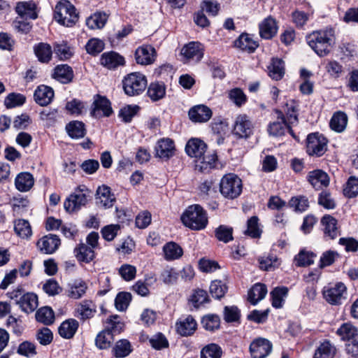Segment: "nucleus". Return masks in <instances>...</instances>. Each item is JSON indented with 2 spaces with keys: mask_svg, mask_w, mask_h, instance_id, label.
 I'll return each mask as SVG.
<instances>
[{
  "mask_svg": "<svg viewBox=\"0 0 358 358\" xmlns=\"http://www.w3.org/2000/svg\"><path fill=\"white\" fill-rule=\"evenodd\" d=\"M306 42L320 57L328 55L335 44V32L332 28L315 31L306 36Z\"/></svg>",
  "mask_w": 358,
  "mask_h": 358,
  "instance_id": "obj_1",
  "label": "nucleus"
},
{
  "mask_svg": "<svg viewBox=\"0 0 358 358\" xmlns=\"http://www.w3.org/2000/svg\"><path fill=\"white\" fill-rule=\"evenodd\" d=\"M185 226L193 230H201L208 224V217L203 208L198 205L189 206L181 216Z\"/></svg>",
  "mask_w": 358,
  "mask_h": 358,
  "instance_id": "obj_2",
  "label": "nucleus"
},
{
  "mask_svg": "<svg viewBox=\"0 0 358 358\" xmlns=\"http://www.w3.org/2000/svg\"><path fill=\"white\" fill-rule=\"evenodd\" d=\"M122 84L125 94L129 96H138L147 87V78L141 73H131L124 77Z\"/></svg>",
  "mask_w": 358,
  "mask_h": 358,
  "instance_id": "obj_3",
  "label": "nucleus"
},
{
  "mask_svg": "<svg viewBox=\"0 0 358 358\" xmlns=\"http://www.w3.org/2000/svg\"><path fill=\"white\" fill-rule=\"evenodd\" d=\"M242 180L234 173L224 175L220 182V191L221 194L229 199L237 198L242 192Z\"/></svg>",
  "mask_w": 358,
  "mask_h": 358,
  "instance_id": "obj_4",
  "label": "nucleus"
},
{
  "mask_svg": "<svg viewBox=\"0 0 358 358\" xmlns=\"http://www.w3.org/2000/svg\"><path fill=\"white\" fill-rule=\"evenodd\" d=\"M55 18L62 25L72 27L78 22V14L69 1L59 2L55 7Z\"/></svg>",
  "mask_w": 358,
  "mask_h": 358,
  "instance_id": "obj_5",
  "label": "nucleus"
},
{
  "mask_svg": "<svg viewBox=\"0 0 358 358\" xmlns=\"http://www.w3.org/2000/svg\"><path fill=\"white\" fill-rule=\"evenodd\" d=\"M327 149V140L322 134L313 133L307 137L306 152L309 155L320 157Z\"/></svg>",
  "mask_w": 358,
  "mask_h": 358,
  "instance_id": "obj_6",
  "label": "nucleus"
},
{
  "mask_svg": "<svg viewBox=\"0 0 358 358\" xmlns=\"http://www.w3.org/2000/svg\"><path fill=\"white\" fill-rule=\"evenodd\" d=\"M113 113L110 101L104 96L96 94L94 96L91 106L90 115L96 119L109 117Z\"/></svg>",
  "mask_w": 358,
  "mask_h": 358,
  "instance_id": "obj_7",
  "label": "nucleus"
},
{
  "mask_svg": "<svg viewBox=\"0 0 358 358\" xmlns=\"http://www.w3.org/2000/svg\"><path fill=\"white\" fill-rule=\"evenodd\" d=\"M203 45L196 41L189 42L182 47L180 54L185 63L199 62L203 57Z\"/></svg>",
  "mask_w": 358,
  "mask_h": 358,
  "instance_id": "obj_8",
  "label": "nucleus"
},
{
  "mask_svg": "<svg viewBox=\"0 0 358 358\" xmlns=\"http://www.w3.org/2000/svg\"><path fill=\"white\" fill-rule=\"evenodd\" d=\"M277 114V120L271 122L268 126V132L271 136H281L285 134L287 131L294 138L295 135L291 127H289L285 121V117L284 113L279 110H275Z\"/></svg>",
  "mask_w": 358,
  "mask_h": 358,
  "instance_id": "obj_9",
  "label": "nucleus"
},
{
  "mask_svg": "<svg viewBox=\"0 0 358 358\" xmlns=\"http://www.w3.org/2000/svg\"><path fill=\"white\" fill-rule=\"evenodd\" d=\"M87 203V195L83 189H76L72 193L64 203V206L67 212H75L81 208Z\"/></svg>",
  "mask_w": 358,
  "mask_h": 358,
  "instance_id": "obj_10",
  "label": "nucleus"
},
{
  "mask_svg": "<svg viewBox=\"0 0 358 358\" xmlns=\"http://www.w3.org/2000/svg\"><path fill=\"white\" fill-rule=\"evenodd\" d=\"M253 131V125L246 115H239L236 117L233 133L238 138H248Z\"/></svg>",
  "mask_w": 358,
  "mask_h": 358,
  "instance_id": "obj_11",
  "label": "nucleus"
},
{
  "mask_svg": "<svg viewBox=\"0 0 358 358\" xmlns=\"http://www.w3.org/2000/svg\"><path fill=\"white\" fill-rule=\"evenodd\" d=\"M271 350L272 344L266 338H257L250 345V352L252 358H265Z\"/></svg>",
  "mask_w": 358,
  "mask_h": 358,
  "instance_id": "obj_12",
  "label": "nucleus"
},
{
  "mask_svg": "<svg viewBox=\"0 0 358 358\" xmlns=\"http://www.w3.org/2000/svg\"><path fill=\"white\" fill-rule=\"evenodd\" d=\"M346 292V287L342 282L336 284L334 287H325L323 295L326 301L332 305L341 303L345 299L344 294Z\"/></svg>",
  "mask_w": 358,
  "mask_h": 358,
  "instance_id": "obj_13",
  "label": "nucleus"
},
{
  "mask_svg": "<svg viewBox=\"0 0 358 358\" xmlns=\"http://www.w3.org/2000/svg\"><path fill=\"white\" fill-rule=\"evenodd\" d=\"M156 57L155 49L150 45L138 47L135 52V59L138 64L149 65L155 62Z\"/></svg>",
  "mask_w": 358,
  "mask_h": 358,
  "instance_id": "obj_14",
  "label": "nucleus"
},
{
  "mask_svg": "<svg viewBox=\"0 0 358 358\" xmlns=\"http://www.w3.org/2000/svg\"><path fill=\"white\" fill-rule=\"evenodd\" d=\"M155 156L167 160L174 155V142L170 138L159 139L155 146Z\"/></svg>",
  "mask_w": 358,
  "mask_h": 358,
  "instance_id": "obj_15",
  "label": "nucleus"
},
{
  "mask_svg": "<svg viewBox=\"0 0 358 358\" xmlns=\"http://www.w3.org/2000/svg\"><path fill=\"white\" fill-rule=\"evenodd\" d=\"M207 145L202 140L196 138L189 139L185 146V152L188 156L195 160L206 152Z\"/></svg>",
  "mask_w": 358,
  "mask_h": 358,
  "instance_id": "obj_16",
  "label": "nucleus"
},
{
  "mask_svg": "<svg viewBox=\"0 0 358 358\" xmlns=\"http://www.w3.org/2000/svg\"><path fill=\"white\" fill-rule=\"evenodd\" d=\"M60 245V239L57 235L49 234L41 238L37 246L39 250L45 254H52L55 252Z\"/></svg>",
  "mask_w": 358,
  "mask_h": 358,
  "instance_id": "obj_17",
  "label": "nucleus"
},
{
  "mask_svg": "<svg viewBox=\"0 0 358 358\" xmlns=\"http://www.w3.org/2000/svg\"><path fill=\"white\" fill-rule=\"evenodd\" d=\"M189 119L194 122H206L212 116L211 110L206 106L197 105L192 107L188 113Z\"/></svg>",
  "mask_w": 358,
  "mask_h": 358,
  "instance_id": "obj_18",
  "label": "nucleus"
},
{
  "mask_svg": "<svg viewBox=\"0 0 358 358\" xmlns=\"http://www.w3.org/2000/svg\"><path fill=\"white\" fill-rule=\"evenodd\" d=\"M196 322L192 315L181 317L176 322L177 332L182 336H188L194 334L196 329Z\"/></svg>",
  "mask_w": 358,
  "mask_h": 358,
  "instance_id": "obj_19",
  "label": "nucleus"
},
{
  "mask_svg": "<svg viewBox=\"0 0 358 358\" xmlns=\"http://www.w3.org/2000/svg\"><path fill=\"white\" fill-rule=\"evenodd\" d=\"M36 5L32 1L18 2L15 6V11L21 18L32 19L37 18L36 11Z\"/></svg>",
  "mask_w": 358,
  "mask_h": 358,
  "instance_id": "obj_20",
  "label": "nucleus"
},
{
  "mask_svg": "<svg viewBox=\"0 0 358 358\" xmlns=\"http://www.w3.org/2000/svg\"><path fill=\"white\" fill-rule=\"evenodd\" d=\"M324 236L330 239H334L340 235V230L337 227V220L330 215H326L321 219Z\"/></svg>",
  "mask_w": 358,
  "mask_h": 358,
  "instance_id": "obj_21",
  "label": "nucleus"
},
{
  "mask_svg": "<svg viewBox=\"0 0 358 358\" xmlns=\"http://www.w3.org/2000/svg\"><path fill=\"white\" fill-rule=\"evenodd\" d=\"M34 97L38 104L45 106L52 101L54 97V91L48 86L40 85L35 90Z\"/></svg>",
  "mask_w": 358,
  "mask_h": 358,
  "instance_id": "obj_22",
  "label": "nucleus"
},
{
  "mask_svg": "<svg viewBox=\"0 0 358 358\" xmlns=\"http://www.w3.org/2000/svg\"><path fill=\"white\" fill-rule=\"evenodd\" d=\"M78 317L83 321L92 318L96 313V306L91 300H84L76 308Z\"/></svg>",
  "mask_w": 358,
  "mask_h": 358,
  "instance_id": "obj_23",
  "label": "nucleus"
},
{
  "mask_svg": "<svg viewBox=\"0 0 358 358\" xmlns=\"http://www.w3.org/2000/svg\"><path fill=\"white\" fill-rule=\"evenodd\" d=\"M308 181L315 189H320L329 185V178L324 171L317 169L309 172Z\"/></svg>",
  "mask_w": 358,
  "mask_h": 358,
  "instance_id": "obj_24",
  "label": "nucleus"
},
{
  "mask_svg": "<svg viewBox=\"0 0 358 358\" xmlns=\"http://www.w3.org/2000/svg\"><path fill=\"white\" fill-rule=\"evenodd\" d=\"M259 34L264 39L272 38L278 31L276 21L271 17H268L259 24Z\"/></svg>",
  "mask_w": 358,
  "mask_h": 358,
  "instance_id": "obj_25",
  "label": "nucleus"
},
{
  "mask_svg": "<svg viewBox=\"0 0 358 358\" xmlns=\"http://www.w3.org/2000/svg\"><path fill=\"white\" fill-rule=\"evenodd\" d=\"M96 199L106 208L112 207L115 201V197L111 192L110 188L105 185L98 187L96 190Z\"/></svg>",
  "mask_w": 358,
  "mask_h": 358,
  "instance_id": "obj_26",
  "label": "nucleus"
},
{
  "mask_svg": "<svg viewBox=\"0 0 358 358\" xmlns=\"http://www.w3.org/2000/svg\"><path fill=\"white\" fill-rule=\"evenodd\" d=\"M101 65L108 69H115L117 66L123 65L124 63V57L115 52L103 53L100 59Z\"/></svg>",
  "mask_w": 358,
  "mask_h": 358,
  "instance_id": "obj_27",
  "label": "nucleus"
},
{
  "mask_svg": "<svg viewBox=\"0 0 358 358\" xmlns=\"http://www.w3.org/2000/svg\"><path fill=\"white\" fill-rule=\"evenodd\" d=\"M34 52L38 60L41 63H49L52 59V50L47 43H38L34 45Z\"/></svg>",
  "mask_w": 358,
  "mask_h": 358,
  "instance_id": "obj_28",
  "label": "nucleus"
},
{
  "mask_svg": "<svg viewBox=\"0 0 358 358\" xmlns=\"http://www.w3.org/2000/svg\"><path fill=\"white\" fill-rule=\"evenodd\" d=\"M79 327L78 322L75 319H68L64 321L58 329L60 336L66 339L73 337Z\"/></svg>",
  "mask_w": 358,
  "mask_h": 358,
  "instance_id": "obj_29",
  "label": "nucleus"
},
{
  "mask_svg": "<svg viewBox=\"0 0 358 358\" xmlns=\"http://www.w3.org/2000/svg\"><path fill=\"white\" fill-rule=\"evenodd\" d=\"M20 299L19 306L25 313H32L38 307V296L34 293H24Z\"/></svg>",
  "mask_w": 358,
  "mask_h": 358,
  "instance_id": "obj_30",
  "label": "nucleus"
},
{
  "mask_svg": "<svg viewBox=\"0 0 358 358\" xmlns=\"http://www.w3.org/2000/svg\"><path fill=\"white\" fill-rule=\"evenodd\" d=\"M53 77L63 84L70 83L73 78V71L67 64L57 65L54 69Z\"/></svg>",
  "mask_w": 358,
  "mask_h": 358,
  "instance_id": "obj_31",
  "label": "nucleus"
},
{
  "mask_svg": "<svg viewBox=\"0 0 358 358\" xmlns=\"http://www.w3.org/2000/svg\"><path fill=\"white\" fill-rule=\"evenodd\" d=\"M163 252L166 260L173 261L182 256L183 250L178 243L171 241L163 246Z\"/></svg>",
  "mask_w": 358,
  "mask_h": 358,
  "instance_id": "obj_32",
  "label": "nucleus"
},
{
  "mask_svg": "<svg viewBox=\"0 0 358 358\" xmlns=\"http://www.w3.org/2000/svg\"><path fill=\"white\" fill-rule=\"evenodd\" d=\"M217 159V157L215 153L203 154L201 157L195 160L196 169L201 172L208 171L215 167Z\"/></svg>",
  "mask_w": 358,
  "mask_h": 358,
  "instance_id": "obj_33",
  "label": "nucleus"
},
{
  "mask_svg": "<svg viewBox=\"0 0 358 358\" xmlns=\"http://www.w3.org/2000/svg\"><path fill=\"white\" fill-rule=\"evenodd\" d=\"M34 183L33 176L28 172L19 173L15 180L16 188L20 192L29 191Z\"/></svg>",
  "mask_w": 358,
  "mask_h": 358,
  "instance_id": "obj_34",
  "label": "nucleus"
},
{
  "mask_svg": "<svg viewBox=\"0 0 358 358\" xmlns=\"http://www.w3.org/2000/svg\"><path fill=\"white\" fill-rule=\"evenodd\" d=\"M66 130L71 138L78 139L83 138L86 134L85 125L83 122L74 120L68 123Z\"/></svg>",
  "mask_w": 358,
  "mask_h": 358,
  "instance_id": "obj_35",
  "label": "nucleus"
},
{
  "mask_svg": "<svg viewBox=\"0 0 358 358\" xmlns=\"http://www.w3.org/2000/svg\"><path fill=\"white\" fill-rule=\"evenodd\" d=\"M74 252L78 261L86 263L92 261L95 257L94 248L83 243L75 248Z\"/></svg>",
  "mask_w": 358,
  "mask_h": 358,
  "instance_id": "obj_36",
  "label": "nucleus"
},
{
  "mask_svg": "<svg viewBox=\"0 0 358 358\" xmlns=\"http://www.w3.org/2000/svg\"><path fill=\"white\" fill-rule=\"evenodd\" d=\"M266 286L262 283H256L248 292V301L252 305H256L266 296Z\"/></svg>",
  "mask_w": 358,
  "mask_h": 358,
  "instance_id": "obj_37",
  "label": "nucleus"
},
{
  "mask_svg": "<svg viewBox=\"0 0 358 358\" xmlns=\"http://www.w3.org/2000/svg\"><path fill=\"white\" fill-rule=\"evenodd\" d=\"M347 124V115L344 112L338 111L333 115L329 125L332 130L341 133L345 129Z\"/></svg>",
  "mask_w": 358,
  "mask_h": 358,
  "instance_id": "obj_38",
  "label": "nucleus"
},
{
  "mask_svg": "<svg viewBox=\"0 0 358 358\" xmlns=\"http://www.w3.org/2000/svg\"><path fill=\"white\" fill-rule=\"evenodd\" d=\"M87 289V284L81 280H77L69 284L67 295L71 299H78L84 296Z\"/></svg>",
  "mask_w": 358,
  "mask_h": 358,
  "instance_id": "obj_39",
  "label": "nucleus"
},
{
  "mask_svg": "<svg viewBox=\"0 0 358 358\" xmlns=\"http://www.w3.org/2000/svg\"><path fill=\"white\" fill-rule=\"evenodd\" d=\"M147 94L152 101H159L166 94V86L162 82L152 83L148 86Z\"/></svg>",
  "mask_w": 358,
  "mask_h": 358,
  "instance_id": "obj_40",
  "label": "nucleus"
},
{
  "mask_svg": "<svg viewBox=\"0 0 358 358\" xmlns=\"http://www.w3.org/2000/svg\"><path fill=\"white\" fill-rule=\"evenodd\" d=\"M234 44L236 48L248 52H254L258 47L257 42L252 39L247 34H241L239 38L235 41Z\"/></svg>",
  "mask_w": 358,
  "mask_h": 358,
  "instance_id": "obj_41",
  "label": "nucleus"
},
{
  "mask_svg": "<svg viewBox=\"0 0 358 358\" xmlns=\"http://www.w3.org/2000/svg\"><path fill=\"white\" fill-rule=\"evenodd\" d=\"M357 329L350 322H345L337 329L336 334L341 340H350L358 336Z\"/></svg>",
  "mask_w": 358,
  "mask_h": 358,
  "instance_id": "obj_42",
  "label": "nucleus"
},
{
  "mask_svg": "<svg viewBox=\"0 0 358 358\" xmlns=\"http://www.w3.org/2000/svg\"><path fill=\"white\" fill-rule=\"evenodd\" d=\"M268 71L270 77L273 80H280L285 74L284 62L278 58H273Z\"/></svg>",
  "mask_w": 358,
  "mask_h": 358,
  "instance_id": "obj_43",
  "label": "nucleus"
},
{
  "mask_svg": "<svg viewBox=\"0 0 358 358\" xmlns=\"http://www.w3.org/2000/svg\"><path fill=\"white\" fill-rule=\"evenodd\" d=\"M335 353V347L329 341H325L315 350L313 358H333Z\"/></svg>",
  "mask_w": 358,
  "mask_h": 358,
  "instance_id": "obj_44",
  "label": "nucleus"
},
{
  "mask_svg": "<svg viewBox=\"0 0 358 358\" xmlns=\"http://www.w3.org/2000/svg\"><path fill=\"white\" fill-rule=\"evenodd\" d=\"M287 294L288 289L286 287H275L271 292L272 306L275 308H282Z\"/></svg>",
  "mask_w": 358,
  "mask_h": 358,
  "instance_id": "obj_45",
  "label": "nucleus"
},
{
  "mask_svg": "<svg viewBox=\"0 0 358 358\" xmlns=\"http://www.w3.org/2000/svg\"><path fill=\"white\" fill-rule=\"evenodd\" d=\"M108 20L105 13H96L86 20V25L91 29L103 28Z\"/></svg>",
  "mask_w": 358,
  "mask_h": 358,
  "instance_id": "obj_46",
  "label": "nucleus"
},
{
  "mask_svg": "<svg viewBox=\"0 0 358 358\" xmlns=\"http://www.w3.org/2000/svg\"><path fill=\"white\" fill-rule=\"evenodd\" d=\"M285 122L289 126L292 127L298 123V108L294 101L287 103L285 105Z\"/></svg>",
  "mask_w": 358,
  "mask_h": 358,
  "instance_id": "obj_47",
  "label": "nucleus"
},
{
  "mask_svg": "<svg viewBox=\"0 0 358 358\" xmlns=\"http://www.w3.org/2000/svg\"><path fill=\"white\" fill-rule=\"evenodd\" d=\"M113 340V336L110 331L103 330L96 336L95 345L99 349H108L110 347Z\"/></svg>",
  "mask_w": 358,
  "mask_h": 358,
  "instance_id": "obj_48",
  "label": "nucleus"
},
{
  "mask_svg": "<svg viewBox=\"0 0 358 358\" xmlns=\"http://www.w3.org/2000/svg\"><path fill=\"white\" fill-rule=\"evenodd\" d=\"M38 322L45 325H50L55 321V313L51 308L45 306L39 308L36 313Z\"/></svg>",
  "mask_w": 358,
  "mask_h": 358,
  "instance_id": "obj_49",
  "label": "nucleus"
},
{
  "mask_svg": "<svg viewBox=\"0 0 358 358\" xmlns=\"http://www.w3.org/2000/svg\"><path fill=\"white\" fill-rule=\"evenodd\" d=\"M132 351L130 342L127 339H121L118 341L113 349V355L116 357H125L129 355Z\"/></svg>",
  "mask_w": 358,
  "mask_h": 358,
  "instance_id": "obj_50",
  "label": "nucleus"
},
{
  "mask_svg": "<svg viewBox=\"0 0 358 358\" xmlns=\"http://www.w3.org/2000/svg\"><path fill=\"white\" fill-rule=\"evenodd\" d=\"M14 230L16 234L22 238H27L32 234L29 222L23 219H20L15 222Z\"/></svg>",
  "mask_w": 358,
  "mask_h": 358,
  "instance_id": "obj_51",
  "label": "nucleus"
},
{
  "mask_svg": "<svg viewBox=\"0 0 358 358\" xmlns=\"http://www.w3.org/2000/svg\"><path fill=\"white\" fill-rule=\"evenodd\" d=\"M258 221L257 217H251L247 222V229L244 231V234L252 238H259L262 231L259 228Z\"/></svg>",
  "mask_w": 358,
  "mask_h": 358,
  "instance_id": "obj_52",
  "label": "nucleus"
},
{
  "mask_svg": "<svg viewBox=\"0 0 358 358\" xmlns=\"http://www.w3.org/2000/svg\"><path fill=\"white\" fill-rule=\"evenodd\" d=\"M222 354V350L218 345L210 343L201 349V358H220Z\"/></svg>",
  "mask_w": 358,
  "mask_h": 358,
  "instance_id": "obj_53",
  "label": "nucleus"
},
{
  "mask_svg": "<svg viewBox=\"0 0 358 358\" xmlns=\"http://www.w3.org/2000/svg\"><path fill=\"white\" fill-rule=\"evenodd\" d=\"M153 277L146 276L145 281L138 280L133 286L132 289L138 294L145 296L149 294L148 285L155 282Z\"/></svg>",
  "mask_w": 358,
  "mask_h": 358,
  "instance_id": "obj_54",
  "label": "nucleus"
},
{
  "mask_svg": "<svg viewBox=\"0 0 358 358\" xmlns=\"http://www.w3.org/2000/svg\"><path fill=\"white\" fill-rule=\"evenodd\" d=\"M17 352L27 358H33L37 354L36 345L30 341H23L19 345Z\"/></svg>",
  "mask_w": 358,
  "mask_h": 358,
  "instance_id": "obj_55",
  "label": "nucleus"
},
{
  "mask_svg": "<svg viewBox=\"0 0 358 358\" xmlns=\"http://www.w3.org/2000/svg\"><path fill=\"white\" fill-rule=\"evenodd\" d=\"M189 301L194 308H199L201 305L209 301L207 292L201 289L194 290L190 296Z\"/></svg>",
  "mask_w": 358,
  "mask_h": 358,
  "instance_id": "obj_56",
  "label": "nucleus"
},
{
  "mask_svg": "<svg viewBox=\"0 0 358 358\" xmlns=\"http://www.w3.org/2000/svg\"><path fill=\"white\" fill-rule=\"evenodd\" d=\"M228 287L227 285L221 280H214L210 286V292L213 297L215 299H221L227 292Z\"/></svg>",
  "mask_w": 358,
  "mask_h": 358,
  "instance_id": "obj_57",
  "label": "nucleus"
},
{
  "mask_svg": "<svg viewBox=\"0 0 358 358\" xmlns=\"http://www.w3.org/2000/svg\"><path fill=\"white\" fill-rule=\"evenodd\" d=\"M131 298V294L129 292H120L115 299V308L120 311H124L128 308Z\"/></svg>",
  "mask_w": 358,
  "mask_h": 358,
  "instance_id": "obj_58",
  "label": "nucleus"
},
{
  "mask_svg": "<svg viewBox=\"0 0 358 358\" xmlns=\"http://www.w3.org/2000/svg\"><path fill=\"white\" fill-rule=\"evenodd\" d=\"M86 104L76 99L68 101L66 104V110L71 115H80L85 110Z\"/></svg>",
  "mask_w": 358,
  "mask_h": 358,
  "instance_id": "obj_59",
  "label": "nucleus"
},
{
  "mask_svg": "<svg viewBox=\"0 0 358 358\" xmlns=\"http://www.w3.org/2000/svg\"><path fill=\"white\" fill-rule=\"evenodd\" d=\"M289 205L295 211L303 212L309 207V201L306 196H298L292 197L289 202Z\"/></svg>",
  "mask_w": 358,
  "mask_h": 358,
  "instance_id": "obj_60",
  "label": "nucleus"
},
{
  "mask_svg": "<svg viewBox=\"0 0 358 358\" xmlns=\"http://www.w3.org/2000/svg\"><path fill=\"white\" fill-rule=\"evenodd\" d=\"M26 98L21 94L10 93L4 100V104L7 108H12L24 104Z\"/></svg>",
  "mask_w": 358,
  "mask_h": 358,
  "instance_id": "obj_61",
  "label": "nucleus"
},
{
  "mask_svg": "<svg viewBox=\"0 0 358 358\" xmlns=\"http://www.w3.org/2000/svg\"><path fill=\"white\" fill-rule=\"evenodd\" d=\"M201 324L205 329L213 331L220 327V318L216 315H208L202 318Z\"/></svg>",
  "mask_w": 358,
  "mask_h": 358,
  "instance_id": "obj_62",
  "label": "nucleus"
},
{
  "mask_svg": "<svg viewBox=\"0 0 358 358\" xmlns=\"http://www.w3.org/2000/svg\"><path fill=\"white\" fill-rule=\"evenodd\" d=\"M103 48L104 43L98 38L90 39L85 45L87 52L92 55H98Z\"/></svg>",
  "mask_w": 358,
  "mask_h": 358,
  "instance_id": "obj_63",
  "label": "nucleus"
},
{
  "mask_svg": "<svg viewBox=\"0 0 358 358\" xmlns=\"http://www.w3.org/2000/svg\"><path fill=\"white\" fill-rule=\"evenodd\" d=\"M343 191L344 194L349 198L356 196L358 194V178L351 176Z\"/></svg>",
  "mask_w": 358,
  "mask_h": 358,
  "instance_id": "obj_64",
  "label": "nucleus"
}]
</instances>
